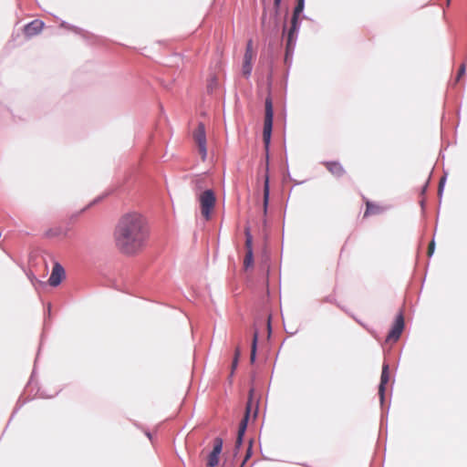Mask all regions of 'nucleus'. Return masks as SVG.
Here are the masks:
<instances>
[{"label": "nucleus", "instance_id": "1", "mask_svg": "<svg viewBox=\"0 0 467 467\" xmlns=\"http://www.w3.org/2000/svg\"><path fill=\"white\" fill-rule=\"evenodd\" d=\"M149 237L146 219L137 212L124 213L113 232L116 247L124 254H136L143 249Z\"/></svg>", "mask_w": 467, "mask_h": 467}, {"label": "nucleus", "instance_id": "2", "mask_svg": "<svg viewBox=\"0 0 467 467\" xmlns=\"http://www.w3.org/2000/svg\"><path fill=\"white\" fill-rule=\"evenodd\" d=\"M273 118H274V110H273V102L271 97H267L265 102V120H264V130H263V140L265 145V148H268L272 128H273Z\"/></svg>", "mask_w": 467, "mask_h": 467}, {"label": "nucleus", "instance_id": "3", "mask_svg": "<svg viewBox=\"0 0 467 467\" xmlns=\"http://www.w3.org/2000/svg\"><path fill=\"white\" fill-rule=\"evenodd\" d=\"M254 406L255 407L254 410V417L255 418L257 415V402L254 401L253 389H251L250 394H249V400H248V402H247L246 408H245V414L239 425L238 434H237V439H236V447H239L242 443V438L246 431L247 421H248L250 413L253 410Z\"/></svg>", "mask_w": 467, "mask_h": 467}, {"label": "nucleus", "instance_id": "4", "mask_svg": "<svg viewBox=\"0 0 467 467\" xmlns=\"http://www.w3.org/2000/svg\"><path fill=\"white\" fill-rule=\"evenodd\" d=\"M202 215L209 220L215 205V195L212 190L204 191L199 197Z\"/></svg>", "mask_w": 467, "mask_h": 467}, {"label": "nucleus", "instance_id": "5", "mask_svg": "<svg viewBox=\"0 0 467 467\" xmlns=\"http://www.w3.org/2000/svg\"><path fill=\"white\" fill-rule=\"evenodd\" d=\"M193 140L198 146V151L202 161H205L207 155L206 149V134L205 128L202 123H199L195 130L193 131Z\"/></svg>", "mask_w": 467, "mask_h": 467}, {"label": "nucleus", "instance_id": "6", "mask_svg": "<svg viewBox=\"0 0 467 467\" xmlns=\"http://www.w3.org/2000/svg\"><path fill=\"white\" fill-rule=\"evenodd\" d=\"M305 7V0H297L296 5L294 9L292 20H291V27L287 36V47H290L294 42V35L297 31V22L300 14L303 12Z\"/></svg>", "mask_w": 467, "mask_h": 467}, {"label": "nucleus", "instance_id": "7", "mask_svg": "<svg viewBox=\"0 0 467 467\" xmlns=\"http://www.w3.org/2000/svg\"><path fill=\"white\" fill-rule=\"evenodd\" d=\"M223 449V440L219 437L214 439L213 449L208 456L207 466L214 467L219 462V455Z\"/></svg>", "mask_w": 467, "mask_h": 467}, {"label": "nucleus", "instance_id": "8", "mask_svg": "<svg viewBox=\"0 0 467 467\" xmlns=\"http://www.w3.org/2000/svg\"><path fill=\"white\" fill-rule=\"evenodd\" d=\"M403 327H404V318H403V316L401 314H400L397 317L391 330L389 331V333L387 336V341H393V342L397 341L402 333Z\"/></svg>", "mask_w": 467, "mask_h": 467}, {"label": "nucleus", "instance_id": "9", "mask_svg": "<svg viewBox=\"0 0 467 467\" xmlns=\"http://www.w3.org/2000/svg\"><path fill=\"white\" fill-rule=\"evenodd\" d=\"M44 27V23L41 20H34L25 26L24 33L26 37H32L34 36L38 35Z\"/></svg>", "mask_w": 467, "mask_h": 467}, {"label": "nucleus", "instance_id": "10", "mask_svg": "<svg viewBox=\"0 0 467 467\" xmlns=\"http://www.w3.org/2000/svg\"><path fill=\"white\" fill-rule=\"evenodd\" d=\"M65 275L64 268L56 264L52 269V273L50 275V277L48 279V283L52 286H57L60 284Z\"/></svg>", "mask_w": 467, "mask_h": 467}, {"label": "nucleus", "instance_id": "11", "mask_svg": "<svg viewBox=\"0 0 467 467\" xmlns=\"http://www.w3.org/2000/svg\"><path fill=\"white\" fill-rule=\"evenodd\" d=\"M389 365L385 363V364H383V367H382L380 384L379 387V394L381 402L384 400L385 385L389 382Z\"/></svg>", "mask_w": 467, "mask_h": 467}, {"label": "nucleus", "instance_id": "12", "mask_svg": "<svg viewBox=\"0 0 467 467\" xmlns=\"http://www.w3.org/2000/svg\"><path fill=\"white\" fill-rule=\"evenodd\" d=\"M323 164L327 170L336 177H341L346 172L343 166L338 161H326Z\"/></svg>", "mask_w": 467, "mask_h": 467}, {"label": "nucleus", "instance_id": "13", "mask_svg": "<svg viewBox=\"0 0 467 467\" xmlns=\"http://www.w3.org/2000/svg\"><path fill=\"white\" fill-rule=\"evenodd\" d=\"M383 211V208L379 206V204L373 203L369 201H366V211L364 213V217L372 215V214H379Z\"/></svg>", "mask_w": 467, "mask_h": 467}, {"label": "nucleus", "instance_id": "14", "mask_svg": "<svg viewBox=\"0 0 467 467\" xmlns=\"http://www.w3.org/2000/svg\"><path fill=\"white\" fill-rule=\"evenodd\" d=\"M269 192H270V190H269V178L266 175L265 178V182H264V203H263V206H264V213L265 214H266V212H267V206H268V201H269Z\"/></svg>", "mask_w": 467, "mask_h": 467}, {"label": "nucleus", "instance_id": "15", "mask_svg": "<svg viewBox=\"0 0 467 467\" xmlns=\"http://www.w3.org/2000/svg\"><path fill=\"white\" fill-rule=\"evenodd\" d=\"M254 57V52L253 50V41L249 40L246 45L245 53L244 56V61L252 62Z\"/></svg>", "mask_w": 467, "mask_h": 467}, {"label": "nucleus", "instance_id": "16", "mask_svg": "<svg viewBox=\"0 0 467 467\" xmlns=\"http://www.w3.org/2000/svg\"><path fill=\"white\" fill-rule=\"evenodd\" d=\"M244 234H245V249H246V251H253V236L251 234L249 227H245Z\"/></svg>", "mask_w": 467, "mask_h": 467}, {"label": "nucleus", "instance_id": "17", "mask_svg": "<svg viewBox=\"0 0 467 467\" xmlns=\"http://www.w3.org/2000/svg\"><path fill=\"white\" fill-rule=\"evenodd\" d=\"M254 265V254L253 251H246L244 260V266L245 269H248L252 267Z\"/></svg>", "mask_w": 467, "mask_h": 467}, {"label": "nucleus", "instance_id": "18", "mask_svg": "<svg viewBox=\"0 0 467 467\" xmlns=\"http://www.w3.org/2000/svg\"><path fill=\"white\" fill-rule=\"evenodd\" d=\"M257 339H258V333H257V331H255L254 333L253 342H252V349H251V357H250L251 362H254L255 359Z\"/></svg>", "mask_w": 467, "mask_h": 467}, {"label": "nucleus", "instance_id": "19", "mask_svg": "<svg viewBox=\"0 0 467 467\" xmlns=\"http://www.w3.org/2000/svg\"><path fill=\"white\" fill-rule=\"evenodd\" d=\"M252 71V62L244 61L242 67V73L245 78H248Z\"/></svg>", "mask_w": 467, "mask_h": 467}, {"label": "nucleus", "instance_id": "20", "mask_svg": "<svg viewBox=\"0 0 467 467\" xmlns=\"http://www.w3.org/2000/svg\"><path fill=\"white\" fill-rule=\"evenodd\" d=\"M60 233H61V230H60L59 228H56V229H51V230H49V231L47 233V234L48 236L52 237V236H57V235H59V234H60Z\"/></svg>", "mask_w": 467, "mask_h": 467}, {"label": "nucleus", "instance_id": "21", "mask_svg": "<svg viewBox=\"0 0 467 467\" xmlns=\"http://www.w3.org/2000/svg\"><path fill=\"white\" fill-rule=\"evenodd\" d=\"M434 248H435V244H434V241H431L429 244V247H428V255L429 256H431V254H433L434 252Z\"/></svg>", "mask_w": 467, "mask_h": 467}, {"label": "nucleus", "instance_id": "22", "mask_svg": "<svg viewBox=\"0 0 467 467\" xmlns=\"http://www.w3.org/2000/svg\"><path fill=\"white\" fill-rule=\"evenodd\" d=\"M239 355H240V351L238 348H236L234 358L233 361V368H234L237 366Z\"/></svg>", "mask_w": 467, "mask_h": 467}, {"label": "nucleus", "instance_id": "23", "mask_svg": "<svg viewBox=\"0 0 467 467\" xmlns=\"http://www.w3.org/2000/svg\"><path fill=\"white\" fill-rule=\"evenodd\" d=\"M217 86V80L216 78H213L211 80V83L208 85V89L213 90V88H216Z\"/></svg>", "mask_w": 467, "mask_h": 467}, {"label": "nucleus", "instance_id": "24", "mask_svg": "<svg viewBox=\"0 0 467 467\" xmlns=\"http://www.w3.org/2000/svg\"><path fill=\"white\" fill-rule=\"evenodd\" d=\"M464 73H465V65H462L459 69V72H458L457 79L462 78L464 75Z\"/></svg>", "mask_w": 467, "mask_h": 467}, {"label": "nucleus", "instance_id": "25", "mask_svg": "<svg viewBox=\"0 0 467 467\" xmlns=\"http://www.w3.org/2000/svg\"><path fill=\"white\" fill-rule=\"evenodd\" d=\"M280 3H281V0H274V4L275 6H279Z\"/></svg>", "mask_w": 467, "mask_h": 467}, {"label": "nucleus", "instance_id": "26", "mask_svg": "<svg viewBox=\"0 0 467 467\" xmlns=\"http://www.w3.org/2000/svg\"><path fill=\"white\" fill-rule=\"evenodd\" d=\"M267 327L270 328V320L268 319Z\"/></svg>", "mask_w": 467, "mask_h": 467}, {"label": "nucleus", "instance_id": "27", "mask_svg": "<svg viewBox=\"0 0 467 467\" xmlns=\"http://www.w3.org/2000/svg\"><path fill=\"white\" fill-rule=\"evenodd\" d=\"M447 3L449 4V3H450V0H447Z\"/></svg>", "mask_w": 467, "mask_h": 467}]
</instances>
